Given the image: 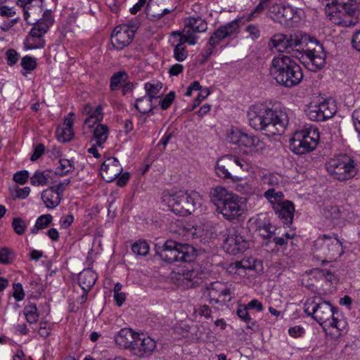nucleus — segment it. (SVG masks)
<instances>
[{
	"label": "nucleus",
	"instance_id": "obj_24",
	"mask_svg": "<svg viewBox=\"0 0 360 360\" xmlns=\"http://www.w3.org/2000/svg\"><path fill=\"white\" fill-rule=\"evenodd\" d=\"M295 67H299L300 65L290 57L281 54L278 56H275L272 60L270 67V73L272 72H288L291 70L292 72H296L294 69Z\"/></svg>",
	"mask_w": 360,
	"mask_h": 360
},
{
	"label": "nucleus",
	"instance_id": "obj_5",
	"mask_svg": "<svg viewBox=\"0 0 360 360\" xmlns=\"http://www.w3.org/2000/svg\"><path fill=\"white\" fill-rule=\"evenodd\" d=\"M319 138L317 128L305 127L294 133L290 140V148L297 155L309 153L316 148Z\"/></svg>",
	"mask_w": 360,
	"mask_h": 360
},
{
	"label": "nucleus",
	"instance_id": "obj_8",
	"mask_svg": "<svg viewBox=\"0 0 360 360\" xmlns=\"http://www.w3.org/2000/svg\"><path fill=\"white\" fill-rule=\"evenodd\" d=\"M326 169L339 181L349 179L356 173L354 160L347 155H340L330 159L326 164Z\"/></svg>",
	"mask_w": 360,
	"mask_h": 360
},
{
	"label": "nucleus",
	"instance_id": "obj_45",
	"mask_svg": "<svg viewBox=\"0 0 360 360\" xmlns=\"http://www.w3.org/2000/svg\"><path fill=\"white\" fill-rule=\"evenodd\" d=\"M131 250L137 255L146 256L149 252L150 247L146 240H139L133 244Z\"/></svg>",
	"mask_w": 360,
	"mask_h": 360
},
{
	"label": "nucleus",
	"instance_id": "obj_12",
	"mask_svg": "<svg viewBox=\"0 0 360 360\" xmlns=\"http://www.w3.org/2000/svg\"><path fill=\"white\" fill-rule=\"evenodd\" d=\"M239 19H235L220 26L210 38L209 44L210 47L207 49V55L205 57V59L212 54V49L219 44L220 41L226 38L236 36L239 32Z\"/></svg>",
	"mask_w": 360,
	"mask_h": 360
},
{
	"label": "nucleus",
	"instance_id": "obj_29",
	"mask_svg": "<svg viewBox=\"0 0 360 360\" xmlns=\"http://www.w3.org/2000/svg\"><path fill=\"white\" fill-rule=\"evenodd\" d=\"M41 198L48 209H53L60 204L62 197L53 188L49 187L42 191Z\"/></svg>",
	"mask_w": 360,
	"mask_h": 360
},
{
	"label": "nucleus",
	"instance_id": "obj_9",
	"mask_svg": "<svg viewBox=\"0 0 360 360\" xmlns=\"http://www.w3.org/2000/svg\"><path fill=\"white\" fill-rule=\"evenodd\" d=\"M314 250L329 261L338 259L344 252L342 243L336 237L323 235L314 241Z\"/></svg>",
	"mask_w": 360,
	"mask_h": 360
},
{
	"label": "nucleus",
	"instance_id": "obj_37",
	"mask_svg": "<svg viewBox=\"0 0 360 360\" xmlns=\"http://www.w3.org/2000/svg\"><path fill=\"white\" fill-rule=\"evenodd\" d=\"M173 37H179V39L176 44H180L181 46H186L185 43H188L190 45H195L197 42V36L195 34H191L188 30L184 28L182 32H174L172 33Z\"/></svg>",
	"mask_w": 360,
	"mask_h": 360
},
{
	"label": "nucleus",
	"instance_id": "obj_3",
	"mask_svg": "<svg viewBox=\"0 0 360 360\" xmlns=\"http://www.w3.org/2000/svg\"><path fill=\"white\" fill-rule=\"evenodd\" d=\"M308 38L306 46L300 47L299 51L295 53V57L300 59L309 70L316 72L324 66L326 54L322 44L312 39L309 35Z\"/></svg>",
	"mask_w": 360,
	"mask_h": 360
},
{
	"label": "nucleus",
	"instance_id": "obj_6",
	"mask_svg": "<svg viewBox=\"0 0 360 360\" xmlns=\"http://www.w3.org/2000/svg\"><path fill=\"white\" fill-rule=\"evenodd\" d=\"M308 39V34L302 32H296L290 34L278 33L272 36L269 46L278 52L291 53L295 57V53L298 52L300 47L306 46Z\"/></svg>",
	"mask_w": 360,
	"mask_h": 360
},
{
	"label": "nucleus",
	"instance_id": "obj_43",
	"mask_svg": "<svg viewBox=\"0 0 360 360\" xmlns=\"http://www.w3.org/2000/svg\"><path fill=\"white\" fill-rule=\"evenodd\" d=\"M244 134L245 133L242 132L238 128H231L227 133L226 139L231 143L238 144L240 147Z\"/></svg>",
	"mask_w": 360,
	"mask_h": 360
},
{
	"label": "nucleus",
	"instance_id": "obj_49",
	"mask_svg": "<svg viewBox=\"0 0 360 360\" xmlns=\"http://www.w3.org/2000/svg\"><path fill=\"white\" fill-rule=\"evenodd\" d=\"M12 227L18 235H22L27 228L25 221L20 217L13 218Z\"/></svg>",
	"mask_w": 360,
	"mask_h": 360
},
{
	"label": "nucleus",
	"instance_id": "obj_56",
	"mask_svg": "<svg viewBox=\"0 0 360 360\" xmlns=\"http://www.w3.org/2000/svg\"><path fill=\"white\" fill-rule=\"evenodd\" d=\"M13 296L17 301H21L25 297L24 290L21 283H13Z\"/></svg>",
	"mask_w": 360,
	"mask_h": 360
},
{
	"label": "nucleus",
	"instance_id": "obj_41",
	"mask_svg": "<svg viewBox=\"0 0 360 360\" xmlns=\"http://www.w3.org/2000/svg\"><path fill=\"white\" fill-rule=\"evenodd\" d=\"M103 120L102 108L97 106L93 109L91 114L85 119L84 124L89 127H94V125Z\"/></svg>",
	"mask_w": 360,
	"mask_h": 360
},
{
	"label": "nucleus",
	"instance_id": "obj_1",
	"mask_svg": "<svg viewBox=\"0 0 360 360\" xmlns=\"http://www.w3.org/2000/svg\"><path fill=\"white\" fill-rule=\"evenodd\" d=\"M331 11L330 20L344 27L354 25L360 13V0H322Z\"/></svg>",
	"mask_w": 360,
	"mask_h": 360
},
{
	"label": "nucleus",
	"instance_id": "obj_2",
	"mask_svg": "<svg viewBox=\"0 0 360 360\" xmlns=\"http://www.w3.org/2000/svg\"><path fill=\"white\" fill-rule=\"evenodd\" d=\"M162 200L174 213L184 216L193 213L201 205L202 197L197 192L179 190L164 192Z\"/></svg>",
	"mask_w": 360,
	"mask_h": 360
},
{
	"label": "nucleus",
	"instance_id": "obj_58",
	"mask_svg": "<svg viewBox=\"0 0 360 360\" xmlns=\"http://www.w3.org/2000/svg\"><path fill=\"white\" fill-rule=\"evenodd\" d=\"M245 32L248 33L249 37L252 39H257L260 37V30L256 25H248L245 27Z\"/></svg>",
	"mask_w": 360,
	"mask_h": 360
},
{
	"label": "nucleus",
	"instance_id": "obj_59",
	"mask_svg": "<svg viewBox=\"0 0 360 360\" xmlns=\"http://www.w3.org/2000/svg\"><path fill=\"white\" fill-rule=\"evenodd\" d=\"M28 177V172L26 170H22L16 172L13 175V180L20 184H25L27 182Z\"/></svg>",
	"mask_w": 360,
	"mask_h": 360
},
{
	"label": "nucleus",
	"instance_id": "obj_32",
	"mask_svg": "<svg viewBox=\"0 0 360 360\" xmlns=\"http://www.w3.org/2000/svg\"><path fill=\"white\" fill-rule=\"evenodd\" d=\"M54 19L52 16L51 10H46L44 11L42 18L34 24V27L39 29L41 33H46L49 27L53 24Z\"/></svg>",
	"mask_w": 360,
	"mask_h": 360
},
{
	"label": "nucleus",
	"instance_id": "obj_15",
	"mask_svg": "<svg viewBox=\"0 0 360 360\" xmlns=\"http://www.w3.org/2000/svg\"><path fill=\"white\" fill-rule=\"evenodd\" d=\"M217 210L227 220L236 219L240 217L244 211L242 199L234 194Z\"/></svg>",
	"mask_w": 360,
	"mask_h": 360
},
{
	"label": "nucleus",
	"instance_id": "obj_19",
	"mask_svg": "<svg viewBox=\"0 0 360 360\" xmlns=\"http://www.w3.org/2000/svg\"><path fill=\"white\" fill-rule=\"evenodd\" d=\"M296 72H292L291 70L288 72H272L271 76L276 79L278 84L285 87H292L297 85L303 77V74L300 66L295 67Z\"/></svg>",
	"mask_w": 360,
	"mask_h": 360
},
{
	"label": "nucleus",
	"instance_id": "obj_48",
	"mask_svg": "<svg viewBox=\"0 0 360 360\" xmlns=\"http://www.w3.org/2000/svg\"><path fill=\"white\" fill-rule=\"evenodd\" d=\"M312 318H314L316 321L320 323L325 331L328 330L330 328H335L336 319L335 316H331L330 318H328L326 320H323V316H312Z\"/></svg>",
	"mask_w": 360,
	"mask_h": 360
},
{
	"label": "nucleus",
	"instance_id": "obj_22",
	"mask_svg": "<svg viewBox=\"0 0 360 360\" xmlns=\"http://www.w3.org/2000/svg\"><path fill=\"white\" fill-rule=\"evenodd\" d=\"M304 311L307 315H321L338 313V308L332 306L328 302H316L314 300H307L304 304Z\"/></svg>",
	"mask_w": 360,
	"mask_h": 360
},
{
	"label": "nucleus",
	"instance_id": "obj_63",
	"mask_svg": "<svg viewBox=\"0 0 360 360\" xmlns=\"http://www.w3.org/2000/svg\"><path fill=\"white\" fill-rule=\"evenodd\" d=\"M45 147L42 143L37 144L34 149V153L32 155L30 160L32 161H36L38 160L44 153Z\"/></svg>",
	"mask_w": 360,
	"mask_h": 360
},
{
	"label": "nucleus",
	"instance_id": "obj_16",
	"mask_svg": "<svg viewBox=\"0 0 360 360\" xmlns=\"http://www.w3.org/2000/svg\"><path fill=\"white\" fill-rule=\"evenodd\" d=\"M135 341L131 352L139 357L144 358L151 356L157 347L156 342L143 333H138Z\"/></svg>",
	"mask_w": 360,
	"mask_h": 360
},
{
	"label": "nucleus",
	"instance_id": "obj_57",
	"mask_svg": "<svg viewBox=\"0 0 360 360\" xmlns=\"http://www.w3.org/2000/svg\"><path fill=\"white\" fill-rule=\"evenodd\" d=\"M124 72H118L115 73L110 79V89L115 91L120 84Z\"/></svg>",
	"mask_w": 360,
	"mask_h": 360
},
{
	"label": "nucleus",
	"instance_id": "obj_7",
	"mask_svg": "<svg viewBox=\"0 0 360 360\" xmlns=\"http://www.w3.org/2000/svg\"><path fill=\"white\" fill-rule=\"evenodd\" d=\"M249 247L250 239L247 229L237 225L229 230V233L224 244V248L226 252L236 255L243 253Z\"/></svg>",
	"mask_w": 360,
	"mask_h": 360
},
{
	"label": "nucleus",
	"instance_id": "obj_53",
	"mask_svg": "<svg viewBox=\"0 0 360 360\" xmlns=\"http://www.w3.org/2000/svg\"><path fill=\"white\" fill-rule=\"evenodd\" d=\"M12 252L7 248L0 249V263L2 264H9L13 261Z\"/></svg>",
	"mask_w": 360,
	"mask_h": 360
},
{
	"label": "nucleus",
	"instance_id": "obj_40",
	"mask_svg": "<svg viewBox=\"0 0 360 360\" xmlns=\"http://www.w3.org/2000/svg\"><path fill=\"white\" fill-rule=\"evenodd\" d=\"M162 83L159 81H152L145 84V90L146 96H150L151 99L158 98V94L162 88Z\"/></svg>",
	"mask_w": 360,
	"mask_h": 360
},
{
	"label": "nucleus",
	"instance_id": "obj_35",
	"mask_svg": "<svg viewBox=\"0 0 360 360\" xmlns=\"http://www.w3.org/2000/svg\"><path fill=\"white\" fill-rule=\"evenodd\" d=\"M264 307L261 302L254 299L249 302L247 304H240L237 309V315L240 313L245 312V315H248L249 312H262Z\"/></svg>",
	"mask_w": 360,
	"mask_h": 360
},
{
	"label": "nucleus",
	"instance_id": "obj_13",
	"mask_svg": "<svg viewBox=\"0 0 360 360\" xmlns=\"http://www.w3.org/2000/svg\"><path fill=\"white\" fill-rule=\"evenodd\" d=\"M234 160L232 155H226L219 158L215 165L216 174L224 180L229 179L232 182H237L241 179L236 174Z\"/></svg>",
	"mask_w": 360,
	"mask_h": 360
},
{
	"label": "nucleus",
	"instance_id": "obj_62",
	"mask_svg": "<svg viewBox=\"0 0 360 360\" xmlns=\"http://www.w3.org/2000/svg\"><path fill=\"white\" fill-rule=\"evenodd\" d=\"M236 191L245 195H250L253 193L252 187L247 182L238 184L236 186Z\"/></svg>",
	"mask_w": 360,
	"mask_h": 360
},
{
	"label": "nucleus",
	"instance_id": "obj_38",
	"mask_svg": "<svg viewBox=\"0 0 360 360\" xmlns=\"http://www.w3.org/2000/svg\"><path fill=\"white\" fill-rule=\"evenodd\" d=\"M108 128L105 124H98L94 129L93 140L95 141L96 145L101 146L108 139Z\"/></svg>",
	"mask_w": 360,
	"mask_h": 360
},
{
	"label": "nucleus",
	"instance_id": "obj_51",
	"mask_svg": "<svg viewBox=\"0 0 360 360\" xmlns=\"http://www.w3.org/2000/svg\"><path fill=\"white\" fill-rule=\"evenodd\" d=\"M52 216L49 214L41 215L36 221L37 230L46 228L52 221Z\"/></svg>",
	"mask_w": 360,
	"mask_h": 360
},
{
	"label": "nucleus",
	"instance_id": "obj_27",
	"mask_svg": "<svg viewBox=\"0 0 360 360\" xmlns=\"http://www.w3.org/2000/svg\"><path fill=\"white\" fill-rule=\"evenodd\" d=\"M274 210L283 224L288 226L292 224L295 212V207L292 202L285 200Z\"/></svg>",
	"mask_w": 360,
	"mask_h": 360
},
{
	"label": "nucleus",
	"instance_id": "obj_54",
	"mask_svg": "<svg viewBox=\"0 0 360 360\" xmlns=\"http://www.w3.org/2000/svg\"><path fill=\"white\" fill-rule=\"evenodd\" d=\"M175 98V93L174 91H170L169 94H167L165 98L161 99L159 102V104L161 107V108L163 110H165L168 109L172 103L174 102Z\"/></svg>",
	"mask_w": 360,
	"mask_h": 360
},
{
	"label": "nucleus",
	"instance_id": "obj_39",
	"mask_svg": "<svg viewBox=\"0 0 360 360\" xmlns=\"http://www.w3.org/2000/svg\"><path fill=\"white\" fill-rule=\"evenodd\" d=\"M59 165L56 167L54 174L60 176H65L72 172L75 167L72 160L68 159H60Z\"/></svg>",
	"mask_w": 360,
	"mask_h": 360
},
{
	"label": "nucleus",
	"instance_id": "obj_64",
	"mask_svg": "<svg viewBox=\"0 0 360 360\" xmlns=\"http://www.w3.org/2000/svg\"><path fill=\"white\" fill-rule=\"evenodd\" d=\"M352 45L356 51L360 52V29L353 34Z\"/></svg>",
	"mask_w": 360,
	"mask_h": 360
},
{
	"label": "nucleus",
	"instance_id": "obj_47",
	"mask_svg": "<svg viewBox=\"0 0 360 360\" xmlns=\"http://www.w3.org/2000/svg\"><path fill=\"white\" fill-rule=\"evenodd\" d=\"M56 135L59 141L65 143L72 139L73 130L63 127L57 129Z\"/></svg>",
	"mask_w": 360,
	"mask_h": 360
},
{
	"label": "nucleus",
	"instance_id": "obj_21",
	"mask_svg": "<svg viewBox=\"0 0 360 360\" xmlns=\"http://www.w3.org/2000/svg\"><path fill=\"white\" fill-rule=\"evenodd\" d=\"M122 172V167L118 160L114 157L107 158L101 167L100 174L107 182L115 180Z\"/></svg>",
	"mask_w": 360,
	"mask_h": 360
},
{
	"label": "nucleus",
	"instance_id": "obj_23",
	"mask_svg": "<svg viewBox=\"0 0 360 360\" xmlns=\"http://www.w3.org/2000/svg\"><path fill=\"white\" fill-rule=\"evenodd\" d=\"M96 278V273L90 269H84L79 274L78 283L83 290V293L79 297L80 303L86 300L87 293L95 284Z\"/></svg>",
	"mask_w": 360,
	"mask_h": 360
},
{
	"label": "nucleus",
	"instance_id": "obj_55",
	"mask_svg": "<svg viewBox=\"0 0 360 360\" xmlns=\"http://www.w3.org/2000/svg\"><path fill=\"white\" fill-rule=\"evenodd\" d=\"M276 228L270 224H265L259 228L260 235L264 238H270L275 232Z\"/></svg>",
	"mask_w": 360,
	"mask_h": 360
},
{
	"label": "nucleus",
	"instance_id": "obj_42",
	"mask_svg": "<svg viewBox=\"0 0 360 360\" xmlns=\"http://www.w3.org/2000/svg\"><path fill=\"white\" fill-rule=\"evenodd\" d=\"M193 321L188 319L180 320L173 326V330L175 333L180 335L183 337H185L189 332L191 328V323Z\"/></svg>",
	"mask_w": 360,
	"mask_h": 360
},
{
	"label": "nucleus",
	"instance_id": "obj_11",
	"mask_svg": "<svg viewBox=\"0 0 360 360\" xmlns=\"http://www.w3.org/2000/svg\"><path fill=\"white\" fill-rule=\"evenodd\" d=\"M264 122L270 127L264 126V133L268 136H274L284 132L288 124V117L283 111L274 110L267 108Z\"/></svg>",
	"mask_w": 360,
	"mask_h": 360
},
{
	"label": "nucleus",
	"instance_id": "obj_61",
	"mask_svg": "<svg viewBox=\"0 0 360 360\" xmlns=\"http://www.w3.org/2000/svg\"><path fill=\"white\" fill-rule=\"evenodd\" d=\"M182 278L191 282H195L197 278L198 272L193 269H186L182 271Z\"/></svg>",
	"mask_w": 360,
	"mask_h": 360
},
{
	"label": "nucleus",
	"instance_id": "obj_36",
	"mask_svg": "<svg viewBox=\"0 0 360 360\" xmlns=\"http://www.w3.org/2000/svg\"><path fill=\"white\" fill-rule=\"evenodd\" d=\"M153 99L150 98V96H147L146 95L137 98L135 102V108L143 114L145 113H152L153 110L155 108L153 104Z\"/></svg>",
	"mask_w": 360,
	"mask_h": 360
},
{
	"label": "nucleus",
	"instance_id": "obj_31",
	"mask_svg": "<svg viewBox=\"0 0 360 360\" xmlns=\"http://www.w3.org/2000/svg\"><path fill=\"white\" fill-rule=\"evenodd\" d=\"M264 197L271 205L273 209H275L285 200L283 193L273 188H267L264 193Z\"/></svg>",
	"mask_w": 360,
	"mask_h": 360
},
{
	"label": "nucleus",
	"instance_id": "obj_44",
	"mask_svg": "<svg viewBox=\"0 0 360 360\" xmlns=\"http://www.w3.org/2000/svg\"><path fill=\"white\" fill-rule=\"evenodd\" d=\"M232 158L234 160V168L236 175H238V174H239L240 172L250 171L251 169V165L250 162L236 155H232Z\"/></svg>",
	"mask_w": 360,
	"mask_h": 360
},
{
	"label": "nucleus",
	"instance_id": "obj_33",
	"mask_svg": "<svg viewBox=\"0 0 360 360\" xmlns=\"http://www.w3.org/2000/svg\"><path fill=\"white\" fill-rule=\"evenodd\" d=\"M53 174V172L52 170H37L30 178V183L32 185L35 186L46 185L49 183V179Z\"/></svg>",
	"mask_w": 360,
	"mask_h": 360
},
{
	"label": "nucleus",
	"instance_id": "obj_26",
	"mask_svg": "<svg viewBox=\"0 0 360 360\" xmlns=\"http://www.w3.org/2000/svg\"><path fill=\"white\" fill-rule=\"evenodd\" d=\"M137 335L138 333L134 332L130 328H122L115 336V341L120 347L130 349L131 352Z\"/></svg>",
	"mask_w": 360,
	"mask_h": 360
},
{
	"label": "nucleus",
	"instance_id": "obj_17",
	"mask_svg": "<svg viewBox=\"0 0 360 360\" xmlns=\"http://www.w3.org/2000/svg\"><path fill=\"white\" fill-rule=\"evenodd\" d=\"M134 37V31L127 25H122L115 28L111 42L115 49H122L131 43Z\"/></svg>",
	"mask_w": 360,
	"mask_h": 360
},
{
	"label": "nucleus",
	"instance_id": "obj_10",
	"mask_svg": "<svg viewBox=\"0 0 360 360\" xmlns=\"http://www.w3.org/2000/svg\"><path fill=\"white\" fill-rule=\"evenodd\" d=\"M304 112L309 120L323 122L333 117L337 112V106L334 101L326 100L320 103H310Z\"/></svg>",
	"mask_w": 360,
	"mask_h": 360
},
{
	"label": "nucleus",
	"instance_id": "obj_30",
	"mask_svg": "<svg viewBox=\"0 0 360 360\" xmlns=\"http://www.w3.org/2000/svg\"><path fill=\"white\" fill-rule=\"evenodd\" d=\"M184 28L191 34L205 32L207 29V22L201 18H188L186 20Z\"/></svg>",
	"mask_w": 360,
	"mask_h": 360
},
{
	"label": "nucleus",
	"instance_id": "obj_50",
	"mask_svg": "<svg viewBox=\"0 0 360 360\" xmlns=\"http://www.w3.org/2000/svg\"><path fill=\"white\" fill-rule=\"evenodd\" d=\"M21 65L25 70H34L37 67L36 59L33 57L25 56L21 60Z\"/></svg>",
	"mask_w": 360,
	"mask_h": 360
},
{
	"label": "nucleus",
	"instance_id": "obj_52",
	"mask_svg": "<svg viewBox=\"0 0 360 360\" xmlns=\"http://www.w3.org/2000/svg\"><path fill=\"white\" fill-rule=\"evenodd\" d=\"M187 56L186 46L176 44L174 49V58L178 61H184Z\"/></svg>",
	"mask_w": 360,
	"mask_h": 360
},
{
	"label": "nucleus",
	"instance_id": "obj_25",
	"mask_svg": "<svg viewBox=\"0 0 360 360\" xmlns=\"http://www.w3.org/2000/svg\"><path fill=\"white\" fill-rule=\"evenodd\" d=\"M266 146V143L259 137L245 133L240 147L244 149L245 153L252 155L262 152Z\"/></svg>",
	"mask_w": 360,
	"mask_h": 360
},
{
	"label": "nucleus",
	"instance_id": "obj_60",
	"mask_svg": "<svg viewBox=\"0 0 360 360\" xmlns=\"http://www.w3.org/2000/svg\"><path fill=\"white\" fill-rule=\"evenodd\" d=\"M6 55L7 63L8 65H13L18 60L19 55L16 52V51H15L14 49H8L6 51Z\"/></svg>",
	"mask_w": 360,
	"mask_h": 360
},
{
	"label": "nucleus",
	"instance_id": "obj_4",
	"mask_svg": "<svg viewBox=\"0 0 360 360\" xmlns=\"http://www.w3.org/2000/svg\"><path fill=\"white\" fill-rule=\"evenodd\" d=\"M197 255L195 248L187 243H181L173 240H167L162 245L160 257L167 263L175 262H191Z\"/></svg>",
	"mask_w": 360,
	"mask_h": 360
},
{
	"label": "nucleus",
	"instance_id": "obj_46",
	"mask_svg": "<svg viewBox=\"0 0 360 360\" xmlns=\"http://www.w3.org/2000/svg\"><path fill=\"white\" fill-rule=\"evenodd\" d=\"M24 45L27 49H41L45 45V41L44 39H34V37H27Z\"/></svg>",
	"mask_w": 360,
	"mask_h": 360
},
{
	"label": "nucleus",
	"instance_id": "obj_20",
	"mask_svg": "<svg viewBox=\"0 0 360 360\" xmlns=\"http://www.w3.org/2000/svg\"><path fill=\"white\" fill-rule=\"evenodd\" d=\"M266 111L267 108L262 105H254L249 108L248 118L250 125L253 129L264 131V127L266 126V123L264 122ZM267 126L270 127L268 124Z\"/></svg>",
	"mask_w": 360,
	"mask_h": 360
},
{
	"label": "nucleus",
	"instance_id": "obj_14",
	"mask_svg": "<svg viewBox=\"0 0 360 360\" xmlns=\"http://www.w3.org/2000/svg\"><path fill=\"white\" fill-rule=\"evenodd\" d=\"M271 18L281 24H287L290 21L297 22L299 19L297 11L290 6L276 4L269 11Z\"/></svg>",
	"mask_w": 360,
	"mask_h": 360
},
{
	"label": "nucleus",
	"instance_id": "obj_18",
	"mask_svg": "<svg viewBox=\"0 0 360 360\" xmlns=\"http://www.w3.org/2000/svg\"><path fill=\"white\" fill-rule=\"evenodd\" d=\"M207 295L210 301L214 302H225L232 292V285L227 283L216 281L211 283L207 288Z\"/></svg>",
	"mask_w": 360,
	"mask_h": 360
},
{
	"label": "nucleus",
	"instance_id": "obj_28",
	"mask_svg": "<svg viewBox=\"0 0 360 360\" xmlns=\"http://www.w3.org/2000/svg\"><path fill=\"white\" fill-rule=\"evenodd\" d=\"M234 193L229 191L224 187L215 186L212 188L210 191V198L218 210L224 204Z\"/></svg>",
	"mask_w": 360,
	"mask_h": 360
},
{
	"label": "nucleus",
	"instance_id": "obj_34",
	"mask_svg": "<svg viewBox=\"0 0 360 360\" xmlns=\"http://www.w3.org/2000/svg\"><path fill=\"white\" fill-rule=\"evenodd\" d=\"M261 183L264 188L268 186V188L276 189L282 183V176L276 173H267L262 176Z\"/></svg>",
	"mask_w": 360,
	"mask_h": 360
}]
</instances>
